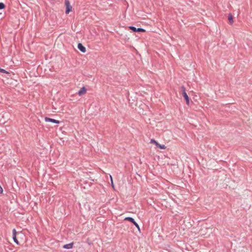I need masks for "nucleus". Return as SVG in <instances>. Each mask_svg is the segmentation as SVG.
Returning <instances> with one entry per match:
<instances>
[{"instance_id": "nucleus-1", "label": "nucleus", "mask_w": 252, "mask_h": 252, "mask_svg": "<svg viewBox=\"0 0 252 252\" xmlns=\"http://www.w3.org/2000/svg\"><path fill=\"white\" fill-rule=\"evenodd\" d=\"M65 5L66 6L65 13L68 14L72 9V6L70 5L69 0H65Z\"/></svg>"}, {"instance_id": "nucleus-2", "label": "nucleus", "mask_w": 252, "mask_h": 252, "mask_svg": "<svg viewBox=\"0 0 252 252\" xmlns=\"http://www.w3.org/2000/svg\"><path fill=\"white\" fill-rule=\"evenodd\" d=\"M125 220H127L129 221H130L131 222H132L133 223V224H134L138 229V230H139V231H140V227L139 226V225L138 224V223L134 220L131 218V217H127V218H126Z\"/></svg>"}, {"instance_id": "nucleus-3", "label": "nucleus", "mask_w": 252, "mask_h": 252, "mask_svg": "<svg viewBox=\"0 0 252 252\" xmlns=\"http://www.w3.org/2000/svg\"><path fill=\"white\" fill-rule=\"evenodd\" d=\"M19 233H20L19 232H17L15 229H13L12 230V238H13V241H14V242L15 243H16L18 245L19 244V243L16 238V235H17V234H19Z\"/></svg>"}, {"instance_id": "nucleus-4", "label": "nucleus", "mask_w": 252, "mask_h": 252, "mask_svg": "<svg viewBox=\"0 0 252 252\" xmlns=\"http://www.w3.org/2000/svg\"><path fill=\"white\" fill-rule=\"evenodd\" d=\"M19 233H20L19 232H17L15 229H13L12 230V238H13V241H14V242L15 243H16L18 245L19 244V243L16 238V235H17V234H19Z\"/></svg>"}, {"instance_id": "nucleus-5", "label": "nucleus", "mask_w": 252, "mask_h": 252, "mask_svg": "<svg viewBox=\"0 0 252 252\" xmlns=\"http://www.w3.org/2000/svg\"><path fill=\"white\" fill-rule=\"evenodd\" d=\"M129 29L133 31V32H145V30L142 28H137L136 29L135 27L133 26H130Z\"/></svg>"}, {"instance_id": "nucleus-6", "label": "nucleus", "mask_w": 252, "mask_h": 252, "mask_svg": "<svg viewBox=\"0 0 252 252\" xmlns=\"http://www.w3.org/2000/svg\"><path fill=\"white\" fill-rule=\"evenodd\" d=\"M45 121L46 122H52V123H55V124H59L60 123L59 121L56 120H55L53 119H51L50 118H48V117L45 118Z\"/></svg>"}, {"instance_id": "nucleus-7", "label": "nucleus", "mask_w": 252, "mask_h": 252, "mask_svg": "<svg viewBox=\"0 0 252 252\" xmlns=\"http://www.w3.org/2000/svg\"><path fill=\"white\" fill-rule=\"evenodd\" d=\"M78 48L83 53H85L86 51V49L85 47H84L82 44L78 43Z\"/></svg>"}, {"instance_id": "nucleus-8", "label": "nucleus", "mask_w": 252, "mask_h": 252, "mask_svg": "<svg viewBox=\"0 0 252 252\" xmlns=\"http://www.w3.org/2000/svg\"><path fill=\"white\" fill-rule=\"evenodd\" d=\"M183 97H184L185 99L186 100V103L187 105H189V98L186 93H183L182 94Z\"/></svg>"}, {"instance_id": "nucleus-9", "label": "nucleus", "mask_w": 252, "mask_h": 252, "mask_svg": "<svg viewBox=\"0 0 252 252\" xmlns=\"http://www.w3.org/2000/svg\"><path fill=\"white\" fill-rule=\"evenodd\" d=\"M86 93V89L85 87L82 88L80 91L78 92L79 95L81 96L83 94H85Z\"/></svg>"}, {"instance_id": "nucleus-10", "label": "nucleus", "mask_w": 252, "mask_h": 252, "mask_svg": "<svg viewBox=\"0 0 252 252\" xmlns=\"http://www.w3.org/2000/svg\"><path fill=\"white\" fill-rule=\"evenodd\" d=\"M73 243H69L68 244H65L63 246V248L66 249H71L73 247Z\"/></svg>"}, {"instance_id": "nucleus-11", "label": "nucleus", "mask_w": 252, "mask_h": 252, "mask_svg": "<svg viewBox=\"0 0 252 252\" xmlns=\"http://www.w3.org/2000/svg\"><path fill=\"white\" fill-rule=\"evenodd\" d=\"M228 20L230 24H232L233 23V17H232V15H231V14L229 15Z\"/></svg>"}, {"instance_id": "nucleus-12", "label": "nucleus", "mask_w": 252, "mask_h": 252, "mask_svg": "<svg viewBox=\"0 0 252 252\" xmlns=\"http://www.w3.org/2000/svg\"><path fill=\"white\" fill-rule=\"evenodd\" d=\"M160 149H166V146L164 145H160L158 143V145H157Z\"/></svg>"}, {"instance_id": "nucleus-13", "label": "nucleus", "mask_w": 252, "mask_h": 252, "mask_svg": "<svg viewBox=\"0 0 252 252\" xmlns=\"http://www.w3.org/2000/svg\"><path fill=\"white\" fill-rule=\"evenodd\" d=\"M150 143L151 144H155L156 146L158 145V142L156 141L155 139H152L150 140Z\"/></svg>"}, {"instance_id": "nucleus-14", "label": "nucleus", "mask_w": 252, "mask_h": 252, "mask_svg": "<svg viewBox=\"0 0 252 252\" xmlns=\"http://www.w3.org/2000/svg\"><path fill=\"white\" fill-rule=\"evenodd\" d=\"M0 72H2V73H6V74H9V73L8 72H7L5 70H4L3 69H2L1 68H0Z\"/></svg>"}, {"instance_id": "nucleus-15", "label": "nucleus", "mask_w": 252, "mask_h": 252, "mask_svg": "<svg viewBox=\"0 0 252 252\" xmlns=\"http://www.w3.org/2000/svg\"><path fill=\"white\" fill-rule=\"evenodd\" d=\"M5 7V5L2 2H0V9H3Z\"/></svg>"}, {"instance_id": "nucleus-16", "label": "nucleus", "mask_w": 252, "mask_h": 252, "mask_svg": "<svg viewBox=\"0 0 252 252\" xmlns=\"http://www.w3.org/2000/svg\"><path fill=\"white\" fill-rule=\"evenodd\" d=\"M181 90H182V94L186 93V89H185L184 86H183L181 87Z\"/></svg>"}, {"instance_id": "nucleus-17", "label": "nucleus", "mask_w": 252, "mask_h": 252, "mask_svg": "<svg viewBox=\"0 0 252 252\" xmlns=\"http://www.w3.org/2000/svg\"><path fill=\"white\" fill-rule=\"evenodd\" d=\"M110 178H111V181L112 186L113 187H114V184H113V180H112V178L111 176H110Z\"/></svg>"}, {"instance_id": "nucleus-18", "label": "nucleus", "mask_w": 252, "mask_h": 252, "mask_svg": "<svg viewBox=\"0 0 252 252\" xmlns=\"http://www.w3.org/2000/svg\"><path fill=\"white\" fill-rule=\"evenodd\" d=\"M3 192V189L0 186V194L2 193Z\"/></svg>"}]
</instances>
